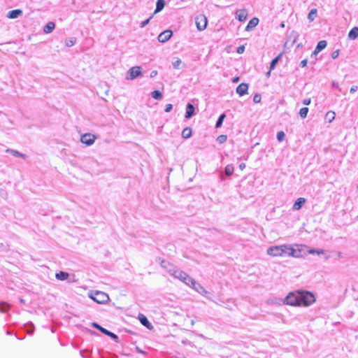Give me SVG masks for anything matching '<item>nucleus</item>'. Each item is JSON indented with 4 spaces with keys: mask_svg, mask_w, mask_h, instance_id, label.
<instances>
[{
    "mask_svg": "<svg viewBox=\"0 0 358 358\" xmlns=\"http://www.w3.org/2000/svg\"><path fill=\"white\" fill-rule=\"evenodd\" d=\"M267 254L272 257H299L296 254V250L290 245L286 244L269 247L267 249Z\"/></svg>",
    "mask_w": 358,
    "mask_h": 358,
    "instance_id": "1",
    "label": "nucleus"
},
{
    "mask_svg": "<svg viewBox=\"0 0 358 358\" xmlns=\"http://www.w3.org/2000/svg\"><path fill=\"white\" fill-rule=\"evenodd\" d=\"M299 306H308L315 301V295L308 291H299Z\"/></svg>",
    "mask_w": 358,
    "mask_h": 358,
    "instance_id": "2",
    "label": "nucleus"
},
{
    "mask_svg": "<svg viewBox=\"0 0 358 358\" xmlns=\"http://www.w3.org/2000/svg\"><path fill=\"white\" fill-rule=\"evenodd\" d=\"M90 297L97 303L103 304L109 300V296L105 292L101 291H94L92 292Z\"/></svg>",
    "mask_w": 358,
    "mask_h": 358,
    "instance_id": "3",
    "label": "nucleus"
},
{
    "mask_svg": "<svg viewBox=\"0 0 358 358\" xmlns=\"http://www.w3.org/2000/svg\"><path fill=\"white\" fill-rule=\"evenodd\" d=\"M195 24L199 31H203L206 29L208 24L207 17L202 13H200L195 17Z\"/></svg>",
    "mask_w": 358,
    "mask_h": 358,
    "instance_id": "4",
    "label": "nucleus"
},
{
    "mask_svg": "<svg viewBox=\"0 0 358 358\" xmlns=\"http://www.w3.org/2000/svg\"><path fill=\"white\" fill-rule=\"evenodd\" d=\"M299 291L290 292L285 298L284 303L290 305L299 306Z\"/></svg>",
    "mask_w": 358,
    "mask_h": 358,
    "instance_id": "5",
    "label": "nucleus"
},
{
    "mask_svg": "<svg viewBox=\"0 0 358 358\" xmlns=\"http://www.w3.org/2000/svg\"><path fill=\"white\" fill-rule=\"evenodd\" d=\"M92 326L93 327H94L95 329H96L99 330L102 334H105V335H106V336H108L110 337V338H111L113 341H115V342H117V341H118V338H118V336H117L115 334H114V333H113V332H111V331H108V329H105V328L102 327H101V325H99L98 323H96V322H93V323L92 324Z\"/></svg>",
    "mask_w": 358,
    "mask_h": 358,
    "instance_id": "6",
    "label": "nucleus"
},
{
    "mask_svg": "<svg viewBox=\"0 0 358 358\" xmlns=\"http://www.w3.org/2000/svg\"><path fill=\"white\" fill-rule=\"evenodd\" d=\"M141 66H136L129 69L127 71V79L134 80L138 76H141Z\"/></svg>",
    "mask_w": 358,
    "mask_h": 358,
    "instance_id": "7",
    "label": "nucleus"
},
{
    "mask_svg": "<svg viewBox=\"0 0 358 358\" xmlns=\"http://www.w3.org/2000/svg\"><path fill=\"white\" fill-rule=\"evenodd\" d=\"M96 138V136L95 135L90 133H86L81 135L80 141L87 146H90L94 143Z\"/></svg>",
    "mask_w": 358,
    "mask_h": 358,
    "instance_id": "8",
    "label": "nucleus"
},
{
    "mask_svg": "<svg viewBox=\"0 0 358 358\" xmlns=\"http://www.w3.org/2000/svg\"><path fill=\"white\" fill-rule=\"evenodd\" d=\"M161 266L164 268L170 275H173L177 268L166 260H162L160 263Z\"/></svg>",
    "mask_w": 358,
    "mask_h": 358,
    "instance_id": "9",
    "label": "nucleus"
},
{
    "mask_svg": "<svg viewBox=\"0 0 358 358\" xmlns=\"http://www.w3.org/2000/svg\"><path fill=\"white\" fill-rule=\"evenodd\" d=\"M173 32L171 30L167 29L164 31H162L159 35L158 36V41L161 43H165L168 41L170 38L172 36Z\"/></svg>",
    "mask_w": 358,
    "mask_h": 358,
    "instance_id": "10",
    "label": "nucleus"
},
{
    "mask_svg": "<svg viewBox=\"0 0 358 358\" xmlns=\"http://www.w3.org/2000/svg\"><path fill=\"white\" fill-rule=\"evenodd\" d=\"M236 18L240 21V22H244L246 20L247 17H248V10L245 8L243 9H240V10H238L236 13Z\"/></svg>",
    "mask_w": 358,
    "mask_h": 358,
    "instance_id": "11",
    "label": "nucleus"
},
{
    "mask_svg": "<svg viewBox=\"0 0 358 358\" xmlns=\"http://www.w3.org/2000/svg\"><path fill=\"white\" fill-rule=\"evenodd\" d=\"M248 90V85L247 83H243L240 84L236 87V93L238 94L241 96L246 94Z\"/></svg>",
    "mask_w": 358,
    "mask_h": 358,
    "instance_id": "12",
    "label": "nucleus"
},
{
    "mask_svg": "<svg viewBox=\"0 0 358 358\" xmlns=\"http://www.w3.org/2000/svg\"><path fill=\"white\" fill-rule=\"evenodd\" d=\"M195 112V108L193 104L191 103H188L186 106V111H185V118L189 119L191 118L194 115Z\"/></svg>",
    "mask_w": 358,
    "mask_h": 358,
    "instance_id": "13",
    "label": "nucleus"
},
{
    "mask_svg": "<svg viewBox=\"0 0 358 358\" xmlns=\"http://www.w3.org/2000/svg\"><path fill=\"white\" fill-rule=\"evenodd\" d=\"M306 201V199L305 198L300 197V198L297 199L295 201V202L292 206V209L294 210H300L302 208V206L304 205Z\"/></svg>",
    "mask_w": 358,
    "mask_h": 358,
    "instance_id": "14",
    "label": "nucleus"
},
{
    "mask_svg": "<svg viewBox=\"0 0 358 358\" xmlns=\"http://www.w3.org/2000/svg\"><path fill=\"white\" fill-rule=\"evenodd\" d=\"M192 287L201 295H204L207 293L205 288L196 281L193 282V286H192Z\"/></svg>",
    "mask_w": 358,
    "mask_h": 358,
    "instance_id": "15",
    "label": "nucleus"
},
{
    "mask_svg": "<svg viewBox=\"0 0 358 358\" xmlns=\"http://www.w3.org/2000/svg\"><path fill=\"white\" fill-rule=\"evenodd\" d=\"M259 23V19L257 17L252 18L248 23L245 31H250L253 29Z\"/></svg>",
    "mask_w": 358,
    "mask_h": 358,
    "instance_id": "16",
    "label": "nucleus"
},
{
    "mask_svg": "<svg viewBox=\"0 0 358 358\" xmlns=\"http://www.w3.org/2000/svg\"><path fill=\"white\" fill-rule=\"evenodd\" d=\"M22 15V10L20 9H15L9 11L7 17L10 19H15Z\"/></svg>",
    "mask_w": 358,
    "mask_h": 358,
    "instance_id": "17",
    "label": "nucleus"
},
{
    "mask_svg": "<svg viewBox=\"0 0 358 358\" xmlns=\"http://www.w3.org/2000/svg\"><path fill=\"white\" fill-rule=\"evenodd\" d=\"M55 27V24L53 22H48L43 27V31L45 34L51 33Z\"/></svg>",
    "mask_w": 358,
    "mask_h": 358,
    "instance_id": "18",
    "label": "nucleus"
},
{
    "mask_svg": "<svg viewBox=\"0 0 358 358\" xmlns=\"http://www.w3.org/2000/svg\"><path fill=\"white\" fill-rule=\"evenodd\" d=\"M6 152H8V153H10L12 155H13L14 157H21V158H23V159H26L27 158L26 155H24L23 153H21V152H20L17 150H12V149H7L6 150Z\"/></svg>",
    "mask_w": 358,
    "mask_h": 358,
    "instance_id": "19",
    "label": "nucleus"
},
{
    "mask_svg": "<svg viewBox=\"0 0 358 358\" xmlns=\"http://www.w3.org/2000/svg\"><path fill=\"white\" fill-rule=\"evenodd\" d=\"M164 6H165V1L164 0H157V3H156V8L154 12V14H156V13L160 12L161 10H162L163 8H164Z\"/></svg>",
    "mask_w": 358,
    "mask_h": 358,
    "instance_id": "20",
    "label": "nucleus"
},
{
    "mask_svg": "<svg viewBox=\"0 0 358 358\" xmlns=\"http://www.w3.org/2000/svg\"><path fill=\"white\" fill-rule=\"evenodd\" d=\"M358 37V27H353L348 33V38L351 40H355Z\"/></svg>",
    "mask_w": 358,
    "mask_h": 358,
    "instance_id": "21",
    "label": "nucleus"
},
{
    "mask_svg": "<svg viewBox=\"0 0 358 358\" xmlns=\"http://www.w3.org/2000/svg\"><path fill=\"white\" fill-rule=\"evenodd\" d=\"M327 45V43L326 41L322 40L317 43L315 49L317 52H321L322 50H324Z\"/></svg>",
    "mask_w": 358,
    "mask_h": 358,
    "instance_id": "22",
    "label": "nucleus"
},
{
    "mask_svg": "<svg viewBox=\"0 0 358 358\" xmlns=\"http://www.w3.org/2000/svg\"><path fill=\"white\" fill-rule=\"evenodd\" d=\"M69 274L64 271H59L57 273L55 277L59 280H65L68 278Z\"/></svg>",
    "mask_w": 358,
    "mask_h": 358,
    "instance_id": "23",
    "label": "nucleus"
},
{
    "mask_svg": "<svg viewBox=\"0 0 358 358\" xmlns=\"http://www.w3.org/2000/svg\"><path fill=\"white\" fill-rule=\"evenodd\" d=\"M192 134V129L190 127H186L182 131V137L185 139L189 138L191 137Z\"/></svg>",
    "mask_w": 358,
    "mask_h": 358,
    "instance_id": "24",
    "label": "nucleus"
},
{
    "mask_svg": "<svg viewBox=\"0 0 358 358\" xmlns=\"http://www.w3.org/2000/svg\"><path fill=\"white\" fill-rule=\"evenodd\" d=\"M282 55L280 54L277 57H275L270 63V71L273 70L275 68V66L277 65L278 62L281 58Z\"/></svg>",
    "mask_w": 358,
    "mask_h": 358,
    "instance_id": "25",
    "label": "nucleus"
},
{
    "mask_svg": "<svg viewBox=\"0 0 358 358\" xmlns=\"http://www.w3.org/2000/svg\"><path fill=\"white\" fill-rule=\"evenodd\" d=\"M335 117H336V113L334 111L330 110L326 113L325 120L328 122H331L335 119Z\"/></svg>",
    "mask_w": 358,
    "mask_h": 358,
    "instance_id": "26",
    "label": "nucleus"
},
{
    "mask_svg": "<svg viewBox=\"0 0 358 358\" xmlns=\"http://www.w3.org/2000/svg\"><path fill=\"white\" fill-rule=\"evenodd\" d=\"M185 273L183 271L177 268L172 275L180 280L185 275Z\"/></svg>",
    "mask_w": 358,
    "mask_h": 358,
    "instance_id": "27",
    "label": "nucleus"
},
{
    "mask_svg": "<svg viewBox=\"0 0 358 358\" xmlns=\"http://www.w3.org/2000/svg\"><path fill=\"white\" fill-rule=\"evenodd\" d=\"M234 166L232 164H228L224 168V173L227 176H231L234 173Z\"/></svg>",
    "mask_w": 358,
    "mask_h": 358,
    "instance_id": "28",
    "label": "nucleus"
},
{
    "mask_svg": "<svg viewBox=\"0 0 358 358\" xmlns=\"http://www.w3.org/2000/svg\"><path fill=\"white\" fill-rule=\"evenodd\" d=\"M139 320H140L141 323L143 326H145V327H148V328H150V322L148 321V318H147L145 315H140V316H139Z\"/></svg>",
    "mask_w": 358,
    "mask_h": 358,
    "instance_id": "29",
    "label": "nucleus"
},
{
    "mask_svg": "<svg viewBox=\"0 0 358 358\" xmlns=\"http://www.w3.org/2000/svg\"><path fill=\"white\" fill-rule=\"evenodd\" d=\"M151 95L156 100H161L163 97L162 93L159 90H154L152 92Z\"/></svg>",
    "mask_w": 358,
    "mask_h": 358,
    "instance_id": "30",
    "label": "nucleus"
},
{
    "mask_svg": "<svg viewBox=\"0 0 358 358\" xmlns=\"http://www.w3.org/2000/svg\"><path fill=\"white\" fill-rule=\"evenodd\" d=\"M225 117H226V115L224 113H222L219 116V117L216 122V124H215L216 128H220L222 126Z\"/></svg>",
    "mask_w": 358,
    "mask_h": 358,
    "instance_id": "31",
    "label": "nucleus"
},
{
    "mask_svg": "<svg viewBox=\"0 0 358 358\" xmlns=\"http://www.w3.org/2000/svg\"><path fill=\"white\" fill-rule=\"evenodd\" d=\"M316 15H317V9L313 8V9H312V10L309 12L308 15V19L310 22H313V21L315 19Z\"/></svg>",
    "mask_w": 358,
    "mask_h": 358,
    "instance_id": "32",
    "label": "nucleus"
},
{
    "mask_svg": "<svg viewBox=\"0 0 358 358\" xmlns=\"http://www.w3.org/2000/svg\"><path fill=\"white\" fill-rule=\"evenodd\" d=\"M26 331L28 334H32L34 331V324L31 323H28L25 324Z\"/></svg>",
    "mask_w": 358,
    "mask_h": 358,
    "instance_id": "33",
    "label": "nucleus"
},
{
    "mask_svg": "<svg viewBox=\"0 0 358 358\" xmlns=\"http://www.w3.org/2000/svg\"><path fill=\"white\" fill-rule=\"evenodd\" d=\"M9 310V305L6 302L0 303V310L2 313H6Z\"/></svg>",
    "mask_w": 358,
    "mask_h": 358,
    "instance_id": "34",
    "label": "nucleus"
},
{
    "mask_svg": "<svg viewBox=\"0 0 358 358\" xmlns=\"http://www.w3.org/2000/svg\"><path fill=\"white\" fill-rule=\"evenodd\" d=\"M308 113V108L307 107H304L300 109L299 115L301 118H306L307 117Z\"/></svg>",
    "mask_w": 358,
    "mask_h": 358,
    "instance_id": "35",
    "label": "nucleus"
},
{
    "mask_svg": "<svg viewBox=\"0 0 358 358\" xmlns=\"http://www.w3.org/2000/svg\"><path fill=\"white\" fill-rule=\"evenodd\" d=\"M76 38H69L66 41V45L68 47H71L76 43Z\"/></svg>",
    "mask_w": 358,
    "mask_h": 358,
    "instance_id": "36",
    "label": "nucleus"
},
{
    "mask_svg": "<svg viewBox=\"0 0 358 358\" xmlns=\"http://www.w3.org/2000/svg\"><path fill=\"white\" fill-rule=\"evenodd\" d=\"M285 137V134L284 131H280L277 133V139L278 141H280V142L284 140Z\"/></svg>",
    "mask_w": 358,
    "mask_h": 358,
    "instance_id": "37",
    "label": "nucleus"
},
{
    "mask_svg": "<svg viewBox=\"0 0 358 358\" xmlns=\"http://www.w3.org/2000/svg\"><path fill=\"white\" fill-rule=\"evenodd\" d=\"M227 136L226 135H220L217 138V141L219 143H224L226 141H227Z\"/></svg>",
    "mask_w": 358,
    "mask_h": 358,
    "instance_id": "38",
    "label": "nucleus"
},
{
    "mask_svg": "<svg viewBox=\"0 0 358 358\" xmlns=\"http://www.w3.org/2000/svg\"><path fill=\"white\" fill-rule=\"evenodd\" d=\"M309 254H317V255H321L324 253L323 250H317V249H311L308 251Z\"/></svg>",
    "mask_w": 358,
    "mask_h": 358,
    "instance_id": "39",
    "label": "nucleus"
},
{
    "mask_svg": "<svg viewBox=\"0 0 358 358\" xmlns=\"http://www.w3.org/2000/svg\"><path fill=\"white\" fill-rule=\"evenodd\" d=\"M182 61L180 59H177L175 62H173V66L176 69H178L180 68V65L181 64Z\"/></svg>",
    "mask_w": 358,
    "mask_h": 358,
    "instance_id": "40",
    "label": "nucleus"
},
{
    "mask_svg": "<svg viewBox=\"0 0 358 358\" xmlns=\"http://www.w3.org/2000/svg\"><path fill=\"white\" fill-rule=\"evenodd\" d=\"M261 99H262V96H261V94H255L253 96V101L255 103H259L261 101Z\"/></svg>",
    "mask_w": 358,
    "mask_h": 358,
    "instance_id": "41",
    "label": "nucleus"
},
{
    "mask_svg": "<svg viewBox=\"0 0 358 358\" xmlns=\"http://www.w3.org/2000/svg\"><path fill=\"white\" fill-rule=\"evenodd\" d=\"M152 18V15H151L149 18H148L147 20L143 21L141 22L140 24V27L141 28H143L145 27L147 24H148V23L150 22V20Z\"/></svg>",
    "mask_w": 358,
    "mask_h": 358,
    "instance_id": "42",
    "label": "nucleus"
},
{
    "mask_svg": "<svg viewBox=\"0 0 358 358\" xmlns=\"http://www.w3.org/2000/svg\"><path fill=\"white\" fill-rule=\"evenodd\" d=\"M172 108H173V105L171 103H168L165 106L164 111L166 113H169L171 111Z\"/></svg>",
    "mask_w": 358,
    "mask_h": 358,
    "instance_id": "43",
    "label": "nucleus"
},
{
    "mask_svg": "<svg viewBox=\"0 0 358 358\" xmlns=\"http://www.w3.org/2000/svg\"><path fill=\"white\" fill-rule=\"evenodd\" d=\"M339 55V50H336L331 53L332 59H336Z\"/></svg>",
    "mask_w": 358,
    "mask_h": 358,
    "instance_id": "44",
    "label": "nucleus"
},
{
    "mask_svg": "<svg viewBox=\"0 0 358 358\" xmlns=\"http://www.w3.org/2000/svg\"><path fill=\"white\" fill-rule=\"evenodd\" d=\"M182 282H186V280H189V281H191L190 280V276L187 274V273H185V275L182 277V278L180 280Z\"/></svg>",
    "mask_w": 358,
    "mask_h": 358,
    "instance_id": "45",
    "label": "nucleus"
},
{
    "mask_svg": "<svg viewBox=\"0 0 358 358\" xmlns=\"http://www.w3.org/2000/svg\"><path fill=\"white\" fill-rule=\"evenodd\" d=\"M190 280L191 281H189V280H186V282H185L184 283L186 284L187 285L189 286L192 287V286H193V282L194 281H196L195 280H194L192 278L190 277Z\"/></svg>",
    "mask_w": 358,
    "mask_h": 358,
    "instance_id": "46",
    "label": "nucleus"
},
{
    "mask_svg": "<svg viewBox=\"0 0 358 358\" xmlns=\"http://www.w3.org/2000/svg\"><path fill=\"white\" fill-rule=\"evenodd\" d=\"M307 64H308V59H305L303 60H302L299 64V66L301 67H306L307 66Z\"/></svg>",
    "mask_w": 358,
    "mask_h": 358,
    "instance_id": "47",
    "label": "nucleus"
},
{
    "mask_svg": "<svg viewBox=\"0 0 358 358\" xmlns=\"http://www.w3.org/2000/svg\"><path fill=\"white\" fill-rule=\"evenodd\" d=\"M244 50H245V47L244 46H240L237 49V52L239 53V54H242V53H243Z\"/></svg>",
    "mask_w": 358,
    "mask_h": 358,
    "instance_id": "48",
    "label": "nucleus"
},
{
    "mask_svg": "<svg viewBox=\"0 0 358 358\" xmlns=\"http://www.w3.org/2000/svg\"><path fill=\"white\" fill-rule=\"evenodd\" d=\"M357 90H358V87L357 85H353L351 87L350 92V93H354V92H357Z\"/></svg>",
    "mask_w": 358,
    "mask_h": 358,
    "instance_id": "49",
    "label": "nucleus"
},
{
    "mask_svg": "<svg viewBox=\"0 0 358 358\" xmlns=\"http://www.w3.org/2000/svg\"><path fill=\"white\" fill-rule=\"evenodd\" d=\"M157 73H157V71H156V70H153V71H151L150 75V77L151 78H155V77L157 75Z\"/></svg>",
    "mask_w": 358,
    "mask_h": 358,
    "instance_id": "50",
    "label": "nucleus"
},
{
    "mask_svg": "<svg viewBox=\"0 0 358 358\" xmlns=\"http://www.w3.org/2000/svg\"><path fill=\"white\" fill-rule=\"evenodd\" d=\"M311 101L310 99H305L303 100V103L306 106H308L310 103Z\"/></svg>",
    "mask_w": 358,
    "mask_h": 358,
    "instance_id": "51",
    "label": "nucleus"
},
{
    "mask_svg": "<svg viewBox=\"0 0 358 358\" xmlns=\"http://www.w3.org/2000/svg\"><path fill=\"white\" fill-rule=\"evenodd\" d=\"M332 86L334 88H338L339 90V91H341V88H339V85L338 83H336V82H333L332 83Z\"/></svg>",
    "mask_w": 358,
    "mask_h": 358,
    "instance_id": "52",
    "label": "nucleus"
},
{
    "mask_svg": "<svg viewBox=\"0 0 358 358\" xmlns=\"http://www.w3.org/2000/svg\"><path fill=\"white\" fill-rule=\"evenodd\" d=\"M245 168V163H241L239 164V169L241 170H243Z\"/></svg>",
    "mask_w": 358,
    "mask_h": 358,
    "instance_id": "53",
    "label": "nucleus"
},
{
    "mask_svg": "<svg viewBox=\"0 0 358 358\" xmlns=\"http://www.w3.org/2000/svg\"><path fill=\"white\" fill-rule=\"evenodd\" d=\"M85 350H81V351L80 352V355H81L83 358H87V357H86V356L85 355V354H84V353H85Z\"/></svg>",
    "mask_w": 358,
    "mask_h": 358,
    "instance_id": "54",
    "label": "nucleus"
},
{
    "mask_svg": "<svg viewBox=\"0 0 358 358\" xmlns=\"http://www.w3.org/2000/svg\"><path fill=\"white\" fill-rule=\"evenodd\" d=\"M319 52H316V49L315 48L314 51L313 52L311 56L313 57V56H316Z\"/></svg>",
    "mask_w": 358,
    "mask_h": 358,
    "instance_id": "55",
    "label": "nucleus"
},
{
    "mask_svg": "<svg viewBox=\"0 0 358 358\" xmlns=\"http://www.w3.org/2000/svg\"><path fill=\"white\" fill-rule=\"evenodd\" d=\"M238 80H239V78H238V77L234 78V80H233V82H234V83H236V82H238Z\"/></svg>",
    "mask_w": 358,
    "mask_h": 358,
    "instance_id": "56",
    "label": "nucleus"
},
{
    "mask_svg": "<svg viewBox=\"0 0 358 358\" xmlns=\"http://www.w3.org/2000/svg\"><path fill=\"white\" fill-rule=\"evenodd\" d=\"M270 74H271V71H269L266 73V76H270Z\"/></svg>",
    "mask_w": 358,
    "mask_h": 358,
    "instance_id": "57",
    "label": "nucleus"
},
{
    "mask_svg": "<svg viewBox=\"0 0 358 358\" xmlns=\"http://www.w3.org/2000/svg\"><path fill=\"white\" fill-rule=\"evenodd\" d=\"M299 253H300V251H298V252H296V254L299 255V257H300V255H299Z\"/></svg>",
    "mask_w": 358,
    "mask_h": 358,
    "instance_id": "58",
    "label": "nucleus"
},
{
    "mask_svg": "<svg viewBox=\"0 0 358 358\" xmlns=\"http://www.w3.org/2000/svg\"><path fill=\"white\" fill-rule=\"evenodd\" d=\"M357 189H358V185H357Z\"/></svg>",
    "mask_w": 358,
    "mask_h": 358,
    "instance_id": "59",
    "label": "nucleus"
}]
</instances>
